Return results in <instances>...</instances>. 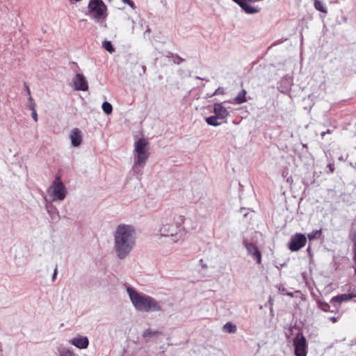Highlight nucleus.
Masks as SVG:
<instances>
[{"instance_id": "nucleus-14", "label": "nucleus", "mask_w": 356, "mask_h": 356, "mask_svg": "<svg viewBox=\"0 0 356 356\" xmlns=\"http://www.w3.org/2000/svg\"><path fill=\"white\" fill-rule=\"evenodd\" d=\"M249 1H243L239 6L247 14H255L259 13V9L249 5Z\"/></svg>"}, {"instance_id": "nucleus-22", "label": "nucleus", "mask_w": 356, "mask_h": 356, "mask_svg": "<svg viewBox=\"0 0 356 356\" xmlns=\"http://www.w3.org/2000/svg\"><path fill=\"white\" fill-rule=\"evenodd\" d=\"M59 356H74L73 350L69 348H63L59 351Z\"/></svg>"}, {"instance_id": "nucleus-13", "label": "nucleus", "mask_w": 356, "mask_h": 356, "mask_svg": "<svg viewBox=\"0 0 356 356\" xmlns=\"http://www.w3.org/2000/svg\"><path fill=\"white\" fill-rule=\"evenodd\" d=\"M70 138L73 147L79 146L82 142L81 131L77 128L73 129L70 132Z\"/></svg>"}, {"instance_id": "nucleus-15", "label": "nucleus", "mask_w": 356, "mask_h": 356, "mask_svg": "<svg viewBox=\"0 0 356 356\" xmlns=\"http://www.w3.org/2000/svg\"><path fill=\"white\" fill-rule=\"evenodd\" d=\"M246 93V90L243 89L234 99L229 100L228 103L236 102L240 104L245 102L247 101Z\"/></svg>"}, {"instance_id": "nucleus-21", "label": "nucleus", "mask_w": 356, "mask_h": 356, "mask_svg": "<svg viewBox=\"0 0 356 356\" xmlns=\"http://www.w3.org/2000/svg\"><path fill=\"white\" fill-rule=\"evenodd\" d=\"M102 110L104 111V112L107 115H110L113 111V106L108 102H104L102 104Z\"/></svg>"}, {"instance_id": "nucleus-23", "label": "nucleus", "mask_w": 356, "mask_h": 356, "mask_svg": "<svg viewBox=\"0 0 356 356\" xmlns=\"http://www.w3.org/2000/svg\"><path fill=\"white\" fill-rule=\"evenodd\" d=\"M102 47L108 52L113 53L114 51V48L110 41H104L102 43Z\"/></svg>"}, {"instance_id": "nucleus-31", "label": "nucleus", "mask_w": 356, "mask_h": 356, "mask_svg": "<svg viewBox=\"0 0 356 356\" xmlns=\"http://www.w3.org/2000/svg\"><path fill=\"white\" fill-rule=\"evenodd\" d=\"M57 273H58V270H57V268H56L54 269V273H53V275H52V280H53L56 277V276H57Z\"/></svg>"}, {"instance_id": "nucleus-26", "label": "nucleus", "mask_w": 356, "mask_h": 356, "mask_svg": "<svg viewBox=\"0 0 356 356\" xmlns=\"http://www.w3.org/2000/svg\"><path fill=\"white\" fill-rule=\"evenodd\" d=\"M29 99L30 101V105H29V109L31 110L32 111H36L35 108V103L33 102V99L32 98L31 96H30V97H29Z\"/></svg>"}, {"instance_id": "nucleus-34", "label": "nucleus", "mask_w": 356, "mask_h": 356, "mask_svg": "<svg viewBox=\"0 0 356 356\" xmlns=\"http://www.w3.org/2000/svg\"><path fill=\"white\" fill-rule=\"evenodd\" d=\"M330 320H331L332 322H334V323L337 322V318H336V317H332V318H330Z\"/></svg>"}, {"instance_id": "nucleus-11", "label": "nucleus", "mask_w": 356, "mask_h": 356, "mask_svg": "<svg viewBox=\"0 0 356 356\" xmlns=\"http://www.w3.org/2000/svg\"><path fill=\"white\" fill-rule=\"evenodd\" d=\"M72 82L75 90L87 91L88 89V82L81 74H76L74 76Z\"/></svg>"}, {"instance_id": "nucleus-24", "label": "nucleus", "mask_w": 356, "mask_h": 356, "mask_svg": "<svg viewBox=\"0 0 356 356\" xmlns=\"http://www.w3.org/2000/svg\"><path fill=\"white\" fill-rule=\"evenodd\" d=\"M321 229L314 230L308 234V238H309V240H312V239H314V238L318 237L321 235Z\"/></svg>"}, {"instance_id": "nucleus-20", "label": "nucleus", "mask_w": 356, "mask_h": 356, "mask_svg": "<svg viewBox=\"0 0 356 356\" xmlns=\"http://www.w3.org/2000/svg\"><path fill=\"white\" fill-rule=\"evenodd\" d=\"M223 330L228 333H235L236 332V326L231 322H227L224 325Z\"/></svg>"}, {"instance_id": "nucleus-9", "label": "nucleus", "mask_w": 356, "mask_h": 356, "mask_svg": "<svg viewBox=\"0 0 356 356\" xmlns=\"http://www.w3.org/2000/svg\"><path fill=\"white\" fill-rule=\"evenodd\" d=\"M228 102L225 101L222 103H216L213 105V112L220 120H224L229 116L228 108L224 106V104Z\"/></svg>"}, {"instance_id": "nucleus-19", "label": "nucleus", "mask_w": 356, "mask_h": 356, "mask_svg": "<svg viewBox=\"0 0 356 356\" xmlns=\"http://www.w3.org/2000/svg\"><path fill=\"white\" fill-rule=\"evenodd\" d=\"M160 334V332L157 330H152L150 328L146 329L142 334L143 337L144 338H150L152 337L157 336Z\"/></svg>"}, {"instance_id": "nucleus-28", "label": "nucleus", "mask_w": 356, "mask_h": 356, "mask_svg": "<svg viewBox=\"0 0 356 356\" xmlns=\"http://www.w3.org/2000/svg\"><path fill=\"white\" fill-rule=\"evenodd\" d=\"M224 94V90L221 88H218V89L216 90V91L211 95V96H214V95H222Z\"/></svg>"}, {"instance_id": "nucleus-16", "label": "nucleus", "mask_w": 356, "mask_h": 356, "mask_svg": "<svg viewBox=\"0 0 356 356\" xmlns=\"http://www.w3.org/2000/svg\"><path fill=\"white\" fill-rule=\"evenodd\" d=\"M352 298V296L349 294H341L339 296H337L333 297L331 299V302L333 304L335 303H341L342 302H346L350 300Z\"/></svg>"}, {"instance_id": "nucleus-39", "label": "nucleus", "mask_w": 356, "mask_h": 356, "mask_svg": "<svg viewBox=\"0 0 356 356\" xmlns=\"http://www.w3.org/2000/svg\"><path fill=\"white\" fill-rule=\"evenodd\" d=\"M355 275H356V269L355 270Z\"/></svg>"}, {"instance_id": "nucleus-37", "label": "nucleus", "mask_w": 356, "mask_h": 356, "mask_svg": "<svg viewBox=\"0 0 356 356\" xmlns=\"http://www.w3.org/2000/svg\"><path fill=\"white\" fill-rule=\"evenodd\" d=\"M325 134V132H323V133L321 134L322 136H323Z\"/></svg>"}, {"instance_id": "nucleus-33", "label": "nucleus", "mask_w": 356, "mask_h": 356, "mask_svg": "<svg viewBox=\"0 0 356 356\" xmlns=\"http://www.w3.org/2000/svg\"><path fill=\"white\" fill-rule=\"evenodd\" d=\"M26 90H27L26 94H28L29 97H30V96H31V91H30V89H29V87H27V86H26Z\"/></svg>"}, {"instance_id": "nucleus-2", "label": "nucleus", "mask_w": 356, "mask_h": 356, "mask_svg": "<svg viewBox=\"0 0 356 356\" xmlns=\"http://www.w3.org/2000/svg\"><path fill=\"white\" fill-rule=\"evenodd\" d=\"M126 291L136 311L145 313L161 311V305L152 296L140 293L130 286L126 287Z\"/></svg>"}, {"instance_id": "nucleus-29", "label": "nucleus", "mask_w": 356, "mask_h": 356, "mask_svg": "<svg viewBox=\"0 0 356 356\" xmlns=\"http://www.w3.org/2000/svg\"><path fill=\"white\" fill-rule=\"evenodd\" d=\"M127 21L129 22V24L131 25V32L133 33L134 30V28H135V22L134 21V19H132L129 17H127Z\"/></svg>"}, {"instance_id": "nucleus-5", "label": "nucleus", "mask_w": 356, "mask_h": 356, "mask_svg": "<svg viewBox=\"0 0 356 356\" xmlns=\"http://www.w3.org/2000/svg\"><path fill=\"white\" fill-rule=\"evenodd\" d=\"M47 193L51 201H63L67 196V190L60 177L56 175L54 181L47 188Z\"/></svg>"}, {"instance_id": "nucleus-36", "label": "nucleus", "mask_w": 356, "mask_h": 356, "mask_svg": "<svg viewBox=\"0 0 356 356\" xmlns=\"http://www.w3.org/2000/svg\"><path fill=\"white\" fill-rule=\"evenodd\" d=\"M329 166H330V171L332 172H333V168H332L331 165H330Z\"/></svg>"}, {"instance_id": "nucleus-18", "label": "nucleus", "mask_w": 356, "mask_h": 356, "mask_svg": "<svg viewBox=\"0 0 356 356\" xmlns=\"http://www.w3.org/2000/svg\"><path fill=\"white\" fill-rule=\"evenodd\" d=\"M220 119L216 117L214 114L213 116L208 117L205 119L206 122L211 126L218 127L220 125V122H218Z\"/></svg>"}, {"instance_id": "nucleus-17", "label": "nucleus", "mask_w": 356, "mask_h": 356, "mask_svg": "<svg viewBox=\"0 0 356 356\" xmlns=\"http://www.w3.org/2000/svg\"><path fill=\"white\" fill-rule=\"evenodd\" d=\"M314 1V6L316 10L323 13L325 14L327 13V10L326 7L325 6L323 1L320 0H313Z\"/></svg>"}, {"instance_id": "nucleus-1", "label": "nucleus", "mask_w": 356, "mask_h": 356, "mask_svg": "<svg viewBox=\"0 0 356 356\" xmlns=\"http://www.w3.org/2000/svg\"><path fill=\"white\" fill-rule=\"evenodd\" d=\"M113 251L120 260L127 258L134 249L138 238L136 228L131 224L120 223L112 233Z\"/></svg>"}, {"instance_id": "nucleus-7", "label": "nucleus", "mask_w": 356, "mask_h": 356, "mask_svg": "<svg viewBox=\"0 0 356 356\" xmlns=\"http://www.w3.org/2000/svg\"><path fill=\"white\" fill-rule=\"evenodd\" d=\"M306 236L302 234H296L293 235L289 243V248L291 251H298L306 244Z\"/></svg>"}, {"instance_id": "nucleus-30", "label": "nucleus", "mask_w": 356, "mask_h": 356, "mask_svg": "<svg viewBox=\"0 0 356 356\" xmlns=\"http://www.w3.org/2000/svg\"><path fill=\"white\" fill-rule=\"evenodd\" d=\"M32 118H33L35 122H38V118L36 111H32Z\"/></svg>"}, {"instance_id": "nucleus-6", "label": "nucleus", "mask_w": 356, "mask_h": 356, "mask_svg": "<svg viewBox=\"0 0 356 356\" xmlns=\"http://www.w3.org/2000/svg\"><path fill=\"white\" fill-rule=\"evenodd\" d=\"M184 222V217L179 216L178 220L175 224H163L159 229V236L161 237L171 238L173 243L177 242L180 239L179 225ZM159 236V234H157Z\"/></svg>"}, {"instance_id": "nucleus-35", "label": "nucleus", "mask_w": 356, "mask_h": 356, "mask_svg": "<svg viewBox=\"0 0 356 356\" xmlns=\"http://www.w3.org/2000/svg\"><path fill=\"white\" fill-rule=\"evenodd\" d=\"M286 295H287V296H293L292 293H286Z\"/></svg>"}, {"instance_id": "nucleus-10", "label": "nucleus", "mask_w": 356, "mask_h": 356, "mask_svg": "<svg viewBox=\"0 0 356 356\" xmlns=\"http://www.w3.org/2000/svg\"><path fill=\"white\" fill-rule=\"evenodd\" d=\"M69 343L79 349H86L89 345L88 337L77 334L69 340Z\"/></svg>"}, {"instance_id": "nucleus-25", "label": "nucleus", "mask_w": 356, "mask_h": 356, "mask_svg": "<svg viewBox=\"0 0 356 356\" xmlns=\"http://www.w3.org/2000/svg\"><path fill=\"white\" fill-rule=\"evenodd\" d=\"M319 307L324 312L329 311L330 305L326 302H319Z\"/></svg>"}, {"instance_id": "nucleus-8", "label": "nucleus", "mask_w": 356, "mask_h": 356, "mask_svg": "<svg viewBox=\"0 0 356 356\" xmlns=\"http://www.w3.org/2000/svg\"><path fill=\"white\" fill-rule=\"evenodd\" d=\"M295 354L296 356H306V339L305 337L298 334L294 339Z\"/></svg>"}, {"instance_id": "nucleus-38", "label": "nucleus", "mask_w": 356, "mask_h": 356, "mask_svg": "<svg viewBox=\"0 0 356 356\" xmlns=\"http://www.w3.org/2000/svg\"><path fill=\"white\" fill-rule=\"evenodd\" d=\"M143 72H145V67H143Z\"/></svg>"}, {"instance_id": "nucleus-12", "label": "nucleus", "mask_w": 356, "mask_h": 356, "mask_svg": "<svg viewBox=\"0 0 356 356\" xmlns=\"http://www.w3.org/2000/svg\"><path fill=\"white\" fill-rule=\"evenodd\" d=\"M245 246L248 252V254L252 256V257L256 260L257 264H261V254L257 245L252 243H245Z\"/></svg>"}, {"instance_id": "nucleus-32", "label": "nucleus", "mask_w": 356, "mask_h": 356, "mask_svg": "<svg viewBox=\"0 0 356 356\" xmlns=\"http://www.w3.org/2000/svg\"><path fill=\"white\" fill-rule=\"evenodd\" d=\"M234 2L240 6L244 0H232Z\"/></svg>"}, {"instance_id": "nucleus-27", "label": "nucleus", "mask_w": 356, "mask_h": 356, "mask_svg": "<svg viewBox=\"0 0 356 356\" xmlns=\"http://www.w3.org/2000/svg\"><path fill=\"white\" fill-rule=\"evenodd\" d=\"M124 3L129 5L132 9L135 8L134 3L131 0H122Z\"/></svg>"}, {"instance_id": "nucleus-3", "label": "nucleus", "mask_w": 356, "mask_h": 356, "mask_svg": "<svg viewBox=\"0 0 356 356\" xmlns=\"http://www.w3.org/2000/svg\"><path fill=\"white\" fill-rule=\"evenodd\" d=\"M134 156L135 161L133 170L140 172L145 165L149 156V143L146 139L141 138L134 143Z\"/></svg>"}, {"instance_id": "nucleus-4", "label": "nucleus", "mask_w": 356, "mask_h": 356, "mask_svg": "<svg viewBox=\"0 0 356 356\" xmlns=\"http://www.w3.org/2000/svg\"><path fill=\"white\" fill-rule=\"evenodd\" d=\"M90 18L95 22L105 21L108 13L107 7L102 0H90L88 6Z\"/></svg>"}]
</instances>
